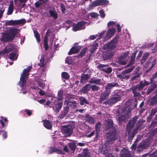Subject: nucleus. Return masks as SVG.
I'll use <instances>...</instances> for the list:
<instances>
[{
  "mask_svg": "<svg viewBox=\"0 0 157 157\" xmlns=\"http://www.w3.org/2000/svg\"><path fill=\"white\" fill-rule=\"evenodd\" d=\"M116 138V134L115 131L110 132L107 134V142L101 147H99L98 149L99 153L104 154L105 157H114L111 153L109 144H112Z\"/></svg>",
  "mask_w": 157,
  "mask_h": 157,
  "instance_id": "1",
  "label": "nucleus"
},
{
  "mask_svg": "<svg viewBox=\"0 0 157 157\" xmlns=\"http://www.w3.org/2000/svg\"><path fill=\"white\" fill-rule=\"evenodd\" d=\"M31 68V67H29L27 68L24 69L18 83L19 85L21 88V90L23 94H25L27 93L26 91H24V90L26 88L25 85L26 79L28 78L29 72Z\"/></svg>",
  "mask_w": 157,
  "mask_h": 157,
  "instance_id": "2",
  "label": "nucleus"
},
{
  "mask_svg": "<svg viewBox=\"0 0 157 157\" xmlns=\"http://www.w3.org/2000/svg\"><path fill=\"white\" fill-rule=\"evenodd\" d=\"M149 83V82L144 80L141 81L139 84L133 87L132 90L134 95L135 96H139L140 95V94L139 93L136 92V91L141 90L145 86L148 85Z\"/></svg>",
  "mask_w": 157,
  "mask_h": 157,
  "instance_id": "3",
  "label": "nucleus"
},
{
  "mask_svg": "<svg viewBox=\"0 0 157 157\" xmlns=\"http://www.w3.org/2000/svg\"><path fill=\"white\" fill-rule=\"evenodd\" d=\"M62 131L64 136H69L71 135L73 132V128L71 125H68L63 126Z\"/></svg>",
  "mask_w": 157,
  "mask_h": 157,
  "instance_id": "4",
  "label": "nucleus"
},
{
  "mask_svg": "<svg viewBox=\"0 0 157 157\" xmlns=\"http://www.w3.org/2000/svg\"><path fill=\"white\" fill-rule=\"evenodd\" d=\"M134 68V66H132L130 68L124 71L121 74L117 75L118 78L120 79H128L129 76L127 74L131 72Z\"/></svg>",
  "mask_w": 157,
  "mask_h": 157,
  "instance_id": "5",
  "label": "nucleus"
},
{
  "mask_svg": "<svg viewBox=\"0 0 157 157\" xmlns=\"http://www.w3.org/2000/svg\"><path fill=\"white\" fill-rule=\"evenodd\" d=\"M117 39H114L109 43L104 45V48L109 50L114 49L116 46L117 43Z\"/></svg>",
  "mask_w": 157,
  "mask_h": 157,
  "instance_id": "6",
  "label": "nucleus"
},
{
  "mask_svg": "<svg viewBox=\"0 0 157 157\" xmlns=\"http://www.w3.org/2000/svg\"><path fill=\"white\" fill-rule=\"evenodd\" d=\"M121 99V97L118 94L114 95L111 96L110 100L107 101H105L104 103L105 104L112 105L117 101H120Z\"/></svg>",
  "mask_w": 157,
  "mask_h": 157,
  "instance_id": "7",
  "label": "nucleus"
},
{
  "mask_svg": "<svg viewBox=\"0 0 157 157\" xmlns=\"http://www.w3.org/2000/svg\"><path fill=\"white\" fill-rule=\"evenodd\" d=\"M128 52H125L118 59V62L121 65L126 64L127 61L129 59Z\"/></svg>",
  "mask_w": 157,
  "mask_h": 157,
  "instance_id": "8",
  "label": "nucleus"
},
{
  "mask_svg": "<svg viewBox=\"0 0 157 157\" xmlns=\"http://www.w3.org/2000/svg\"><path fill=\"white\" fill-rule=\"evenodd\" d=\"M86 22L84 21H81L78 22V23L74 25L73 27V30L76 31L78 30L83 29L85 28Z\"/></svg>",
  "mask_w": 157,
  "mask_h": 157,
  "instance_id": "9",
  "label": "nucleus"
},
{
  "mask_svg": "<svg viewBox=\"0 0 157 157\" xmlns=\"http://www.w3.org/2000/svg\"><path fill=\"white\" fill-rule=\"evenodd\" d=\"M97 68L101 71L107 73H111L112 71V69L110 67H108L106 65L100 64L99 65Z\"/></svg>",
  "mask_w": 157,
  "mask_h": 157,
  "instance_id": "10",
  "label": "nucleus"
},
{
  "mask_svg": "<svg viewBox=\"0 0 157 157\" xmlns=\"http://www.w3.org/2000/svg\"><path fill=\"white\" fill-rule=\"evenodd\" d=\"M116 31V29L114 28L108 29L104 37V40H106L110 39L114 35Z\"/></svg>",
  "mask_w": 157,
  "mask_h": 157,
  "instance_id": "11",
  "label": "nucleus"
},
{
  "mask_svg": "<svg viewBox=\"0 0 157 157\" xmlns=\"http://www.w3.org/2000/svg\"><path fill=\"white\" fill-rule=\"evenodd\" d=\"M131 111V109L127 108L125 111H123L122 115L119 116L118 119L120 121H123L125 120L126 117L128 116Z\"/></svg>",
  "mask_w": 157,
  "mask_h": 157,
  "instance_id": "12",
  "label": "nucleus"
},
{
  "mask_svg": "<svg viewBox=\"0 0 157 157\" xmlns=\"http://www.w3.org/2000/svg\"><path fill=\"white\" fill-rule=\"evenodd\" d=\"M138 116H135L132 119L130 120L127 127V129L128 131L129 132L131 128L134 126L135 122L138 119Z\"/></svg>",
  "mask_w": 157,
  "mask_h": 157,
  "instance_id": "13",
  "label": "nucleus"
},
{
  "mask_svg": "<svg viewBox=\"0 0 157 157\" xmlns=\"http://www.w3.org/2000/svg\"><path fill=\"white\" fill-rule=\"evenodd\" d=\"M10 34L13 39L15 36L18 33L20 30L14 27H10L9 29Z\"/></svg>",
  "mask_w": 157,
  "mask_h": 157,
  "instance_id": "14",
  "label": "nucleus"
},
{
  "mask_svg": "<svg viewBox=\"0 0 157 157\" xmlns=\"http://www.w3.org/2000/svg\"><path fill=\"white\" fill-rule=\"evenodd\" d=\"M120 157H131L128 151L126 149L123 148L120 153Z\"/></svg>",
  "mask_w": 157,
  "mask_h": 157,
  "instance_id": "15",
  "label": "nucleus"
},
{
  "mask_svg": "<svg viewBox=\"0 0 157 157\" xmlns=\"http://www.w3.org/2000/svg\"><path fill=\"white\" fill-rule=\"evenodd\" d=\"M64 104L66 105V109H68L69 106H71V108H75L76 106V103L75 101H64Z\"/></svg>",
  "mask_w": 157,
  "mask_h": 157,
  "instance_id": "16",
  "label": "nucleus"
},
{
  "mask_svg": "<svg viewBox=\"0 0 157 157\" xmlns=\"http://www.w3.org/2000/svg\"><path fill=\"white\" fill-rule=\"evenodd\" d=\"M90 83L103 85L105 83V81L103 80H100L99 79H92L90 81Z\"/></svg>",
  "mask_w": 157,
  "mask_h": 157,
  "instance_id": "17",
  "label": "nucleus"
},
{
  "mask_svg": "<svg viewBox=\"0 0 157 157\" xmlns=\"http://www.w3.org/2000/svg\"><path fill=\"white\" fill-rule=\"evenodd\" d=\"M11 39H13V38L10 34L6 33L4 34L2 38V40L4 42H6L9 41Z\"/></svg>",
  "mask_w": 157,
  "mask_h": 157,
  "instance_id": "18",
  "label": "nucleus"
},
{
  "mask_svg": "<svg viewBox=\"0 0 157 157\" xmlns=\"http://www.w3.org/2000/svg\"><path fill=\"white\" fill-rule=\"evenodd\" d=\"M80 49V47L79 46L74 47L72 48L69 52V55H72L77 53L79 51Z\"/></svg>",
  "mask_w": 157,
  "mask_h": 157,
  "instance_id": "19",
  "label": "nucleus"
},
{
  "mask_svg": "<svg viewBox=\"0 0 157 157\" xmlns=\"http://www.w3.org/2000/svg\"><path fill=\"white\" fill-rule=\"evenodd\" d=\"M50 31L49 29H48L46 33V35L45 37V38L44 40V47L45 50H47L48 48V34L50 33Z\"/></svg>",
  "mask_w": 157,
  "mask_h": 157,
  "instance_id": "20",
  "label": "nucleus"
},
{
  "mask_svg": "<svg viewBox=\"0 0 157 157\" xmlns=\"http://www.w3.org/2000/svg\"><path fill=\"white\" fill-rule=\"evenodd\" d=\"M91 88V86L90 84L86 85L82 87L81 89V91L84 94H87Z\"/></svg>",
  "mask_w": 157,
  "mask_h": 157,
  "instance_id": "21",
  "label": "nucleus"
},
{
  "mask_svg": "<svg viewBox=\"0 0 157 157\" xmlns=\"http://www.w3.org/2000/svg\"><path fill=\"white\" fill-rule=\"evenodd\" d=\"M109 94V91L106 90L104 93L102 94L100 96V101L102 102V101L107 98Z\"/></svg>",
  "mask_w": 157,
  "mask_h": 157,
  "instance_id": "22",
  "label": "nucleus"
},
{
  "mask_svg": "<svg viewBox=\"0 0 157 157\" xmlns=\"http://www.w3.org/2000/svg\"><path fill=\"white\" fill-rule=\"evenodd\" d=\"M43 124L44 126L48 129H50L52 128V124L48 120H44Z\"/></svg>",
  "mask_w": 157,
  "mask_h": 157,
  "instance_id": "23",
  "label": "nucleus"
},
{
  "mask_svg": "<svg viewBox=\"0 0 157 157\" xmlns=\"http://www.w3.org/2000/svg\"><path fill=\"white\" fill-rule=\"evenodd\" d=\"M118 85L116 83L113 82L112 83H108L105 87V89L106 91H108L107 90H110L113 87L117 86Z\"/></svg>",
  "mask_w": 157,
  "mask_h": 157,
  "instance_id": "24",
  "label": "nucleus"
},
{
  "mask_svg": "<svg viewBox=\"0 0 157 157\" xmlns=\"http://www.w3.org/2000/svg\"><path fill=\"white\" fill-rule=\"evenodd\" d=\"M105 124L107 126V128H112V129H113V128L112 127L113 121L111 119H107L105 121Z\"/></svg>",
  "mask_w": 157,
  "mask_h": 157,
  "instance_id": "25",
  "label": "nucleus"
},
{
  "mask_svg": "<svg viewBox=\"0 0 157 157\" xmlns=\"http://www.w3.org/2000/svg\"><path fill=\"white\" fill-rule=\"evenodd\" d=\"M90 76V75L88 74L83 75L81 77L80 82L82 83H85L86 80L89 78Z\"/></svg>",
  "mask_w": 157,
  "mask_h": 157,
  "instance_id": "26",
  "label": "nucleus"
},
{
  "mask_svg": "<svg viewBox=\"0 0 157 157\" xmlns=\"http://www.w3.org/2000/svg\"><path fill=\"white\" fill-rule=\"evenodd\" d=\"M81 154L83 157H91L90 153L87 149H84Z\"/></svg>",
  "mask_w": 157,
  "mask_h": 157,
  "instance_id": "27",
  "label": "nucleus"
},
{
  "mask_svg": "<svg viewBox=\"0 0 157 157\" xmlns=\"http://www.w3.org/2000/svg\"><path fill=\"white\" fill-rule=\"evenodd\" d=\"M149 101L151 105H153L156 104L157 102V94L150 99Z\"/></svg>",
  "mask_w": 157,
  "mask_h": 157,
  "instance_id": "28",
  "label": "nucleus"
},
{
  "mask_svg": "<svg viewBox=\"0 0 157 157\" xmlns=\"http://www.w3.org/2000/svg\"><path fill=\"white\" fill-rule=\"evenodd\" d=\"M63 103L62 102H59L55 106V109H54L55 111L56 112H58L61 109Z\"/></svg>",
  "mask_w": 157,
  "mask_h": 157,
  "instance_id": "29",
  "label": "nucleus"
},
{
  "mask_svg": "<svg viewBox=\"0 0 157 157\" xmlns=\"http://www.w3.org/2000/svg\"><path fill=\"white\" fill-rule=\"evenodd\" d=\"M48 0H39L35 3V5L37 7H39L41 5L45 3Z\"/></svg>",
  "mask_w": 157,
  "mask_h": 157,
  "instance_id": "30",
  "label": "nucleus"
},
{
  "mask_svg": "<svg viewBox=\"0 0 157 157\" xmlns=\"http://www.w3.org/2000/svg\"><path fill=\"white\" fill-rule=\"evenodd\" d=\"M13 4H11L9 5L7 13V14L9 15L11 14L12 13L13 10Z\"/></svg>",
  "mask_w": 157,
  "mask_h": 157,
  "instance_id": "31",
  "label": "nucleus"
},
{
  "mask_svg": "<svg viewBox=\"0 0 157 157\" xmlns=\"http://www.w3.org/2000/svg\"><path fill=\"white\" fill-rule=\"evenodd\" d=\"M79 100L80 101V104L81 105H83L86 104H88L87 101L85 99V98L81 97L79 98Z\"/></svg>",
  "mask_w": 157,
  "mask_h": 157,
  "instance_id": "32",
  "label": "nucleus"
},
{
  "mask_svg": "<svg viewBox=\"0 0 157 157\" xmlns=\"http://www.w3.org/2000/svg\"><path fill=\"white\" fill-rule=\"evenodd\" d=\"M98 46L97 43H95L91 46V48H90V51L91 53L94 52L97 48Z\"/></svg>",
  "mask_w": 157,
  "mask_h": 157,
  "instance_id": "33",
  "label": "nucleus"
},
{
  "mask_svg": "<svg viewBox=\"0 0 157 157\" xmlns=\"http://www.w3.org/2000/svg\"><path fill=\"white\" fill-rule=\"evenodd\" d=\"M35 79L40 87L43 88L45 87V85L43 83V81L41 79H37V78H36Z\"/></svg>",
  "mask_w": 157,
  "mask_h": 157,
  "instance_id": "34",
  "label": "nucleus"
},
{
  "mask_svg": "<svg viewBox=\"0 0 157 157\" xmlns=\"http://www.w3.org/2000/svg\"><path fill=\"white\" fill-rule=\"evenodd\" d=\"M49 13L51 17L54 18V19H56L57 18V14L56 12L55 11L50 10L49 11Z\"/></svg>",
  "mask_w": 157,
  "mask_h": 157,
  "instance_id": "35",
  "label": "nucleus"
},
{
  "mask_svg": "<svg viewBox=\"0 0 157 157\" xmlns=\"http://www.w3.org/2000/svg\"><path fill=\"white\" fill-rule=\"evenodd\" d=\"M6 24L8 25H16L15 20L6 21L5 22Z\"/></svg>",
  "mask_w": 157,
  "mask_h": 157,
  "instance_id": "36",
  "label": "nucleus"
},
{
  "mask_svg": "<svg viewBox=\"0 0 157 157\" xmlns=\"http://www.w3.org/2000/svg\"><path fill=\"white\" fill-rule=\"evenodd\" d=\"M10 59L12 60H16L17 56L16 53H11L10 54Z\"/></svg>",
  "mask_w": 157,
  "mask_h": 157,
  "instance_id": "37",
  "label": "nucleus"
},
{
  "mask_svg": "<svg viewBox=\"0 0 157 157\" xmlns=\"http://www.w3.org/2000/svg\"><path fill=\"white\" fill-rule=\"evenodd\" d=\"M86 120L90 124H92L94 123V118L89 116H87L86 117Z\"/></svg>",
  "mask_w": 157,
  "mask_h": 157,
  "instance_id": "38",
  "label": "nucleus"
},
{
  "mask_svg": "<svg viewBox=\"0 0 157 157\" xmlns=\"http://www.w3.org/2000/svg\"><path fill=\"white\" fill-rule=\"evenodd\" d=\"M35 36L36 37L38 42H39L40 41V36L39 33L36 31H34Z\"/></svg>",
  "mask_w": 157,
  "mask_h": 157,
  "instance_id": "39",
  "label": "nucleus"
},
{
  "mask_svg": "<svg viewBox=\"0 0 157 157\" xmlns=\"http://www.w3.org/2000/svg\"><path fill=\"white\" fill-rule=\"evenodd\" d=\"M69 146L70 149L72 150V152H73L76 148V145L75 143L72 142L70 143Z\"/></svg>",
  "mask_w": 157,
  "mask_h": 157,
  "instance_id": "40",
  "label": "nucleus"
},
{
  "mask_svg": "<svg viewBox=\"0 0 157 157\" xmlns=\"http://www.w3.org/2000/svg\"><path fill=\"white\" fill-rule=\"evenodd\" d=\"M63 93V91L62 90H60L58 92V98L57 99L58 100H61L63 99L62 95Z\"/></svg>",
  "mask_w": 157,
  "mask_h": 157,
  "instance_id": "41",
  "label": "nucleus"
},
{
  "mask_svg": "<svg viewBox=\"0 0 157 157\" xmlns=\"http://www.w3.org/2000/svg\"><path fill=\"white\" fill-rule=\"evenodd\" d=\"M16 25L24 24L25 23L26 21L24 19L16 20Z\"/></svg>",
  "mask_w": 157,
  "mask_h": 157,
  "instance_id": "42",
  "label": "nucleus"
},
{
  "mask_svg": "<svg viewBox=\"0 0 157 157\" xmlns=\"http://www.w3.org/2000/svg\"><path fill=\"white\" fill-rule=\"evenodd\" d=\"M62 77L66 79H68L70 77L68 74L66 72H63L62 74Z\"/></svg>",
  "mask_w": 157,
  "mask_h": 157,
  "instance_id": "43",
  "label": "nucleus"
},
{
  "mask_svg": "<svg viewBox=\"0 0 157 157\" xmlns=\"http://www.w3.org/2000/svg\"><path fill=\"white\" fill-rule=\"evenodd\" d=\"M3 120L5 121H7V119L6 118H4L3 119L1 120L0 119V128H3L4 126V123L2 121Z\"/></svg>",
  "mask_w": 157,
  "mask_h": 157,
  "instance_id": "44",
  "label": "nucleus"
},
{
  "mask_svg": "<svg viewBox=\"0 0 157 157\" xmlns=\"http://www.w3.org/2000/svg\"><path fill=\"white\" fill-rule=\"evenodd\" d=\"M148 55L149 53H146L144 54L141 60V62L142 63H143L145 61V60L148 56Z\"/></svg>",
  "mask_w": 157,
  "mask_h": 157,
  "instance_id": "45",
  "label": "nucleus"
},
{
  "mask_svg": "<svg viewBox=\"0 0 157 157\" xmlns=\"http://www.w3.org/2000/svg\"><path fill=\"white\" fill-rule=\"evenodd\" d=\"M100 0H98L93 2L92 3V5L94 6H100Z\"/></svg>",
  "mask_w": 157,
  "mask_h": 157,
  "instance_id": "46",
  "label": "nucleus"
},
{
  "mask_svg": "<svg viewBox=\"0 0 157 157\" xmlns=\"http://www.w3.org/2000/svg\"><path fill=\"white\" fill-rule=\"evenodd\" d=\"M100 5H104L109 3V2L106 0H100Z\"/></svg>",
  "mask_w": 157,
  "mask_h": 157,
  "instance_id": "47",
  "label": "nucleus"
},
{
  "mask_svg": "<svg viewBox=\"0 0 157 157\" xmlns=\"http://www.w3.org/2000/svg\"><path fill=\"white\" fill-rule=\"evenodd\" d=\"M116 23L115 22L113 21H110L108 23L107 27H109L112 26V27H113L116 25Z\"/></svg>",
  "mask_w": 157,
  "mask_h": 157,
  "instance_id": "48",
  "label": "nucleus"
},
{
  "mask_svg": "<svg viewBox=\"0 0 157 157\" xmlns=\"http://www.w3.org/2000/svg\"><path fill=\"white\" fill-rule=\"evenodd\" d=\"M27 0H14V3L16 5H17L21 3H25Z\"/></svg>",
  "mask_w": 157,
  "mask_h": 157,
  "instance_id": "49",
  "label": "nucleus"
},
{
  "mask_svg": "<svg viewBox=\"0 0 157 157\" xmlns=\"http://www.w3.org/2000/svg\"><path fill=\"white\" fill-rule=\"evenodd\" d=\"M40 63L39 64V65L40 66V67L43 66L44 65V58L43 57V56H42L40 60Z\"/></svg>",
  "mask_w": 157,
  "mask_h": 157,
  "instance_id": "50",
  "label": "nucleus"
},
{
  "mask_svg": "<svg viewBox=\"0 0 157 157\" xmlns=\"http://www.w3.org/2000/svg\"><path fill=\"white\" fill-rule=\"evenodd\" d=\"M68 110V109H67V110L66 109V110H64L63 113H62L61 114L60 116V117L61 118H63L66 115L67 113Z\"/></svg>",
  "mask_w": 157,
  "mask_h": 157,
  "instance_id": "51",
  "label": "nucleus"
},
{
  "mask_svg": "<svg viewBox=\"0 0 157 157\" xmlns=\"http://www.w3.org/2000/svg\"><path fill=\"white\" fill-rule=\"evenodd\" d=\"M157 86V85L155 84L154 85V86H153V87H151V88L148 89L147 91V94H148L150 93L152 91H153L154 89Z\"/></svg>",
  "mask_w": 157,
  "mask_h": 157,
  "instance_id": "52",
  "label": "nucleus"
},
{
  "mask_svg": "<svg viewBox=\"0 0 157 157\" xmlns=\"http://www.w3.org/2000/svg\"><path fill=\"white\" fill-rule=\"evenodd\" d=\"M0 134H2L4 139L7 137L6 132L4 131H0Z\"/></svg>",
  "mask_w": 157,
  "mask_h": 157,
  "instance_id": "53",
  "label": "nucleus"
},
{
  "mask_svg": "<svg viewBox=\"0 0 157 157\" xmlns=\"http://www.w3.org/2000/svg\"><path fill=\"white\" fill-rule=\"evenodd\" d=\"M56 151H57L56 148H51L49 149L48 152L50 154H51L52 152Z\"/></svg>",
  "mask_w": 157,
  "mask_h": 157,
  "instance_id": "54",
  "label": "nucleus"
},
{
  "mask_svg": "<svg viewBox=\"0 0 157 157\" xmlns=\"http://www.w3.org/2000/svg\"><path fill=\"white\" fill-rule=\"evenodd\" d=\"M99 13H100V16L101 17L104 18L105 17V14L104 11L103 10H101L99 11Z\"/></svg>",
  "mask_w": 157,
  "mask_h": 157,
  "instance_id": "55",
  "label": "nucleus"
},
{
  "mask_svg": "<svg viewBox=\"0 0 157 157\" xmlns=\"http://www.w3.org/2000/svg\"><path fill=\"white\" fill-rule=\"evenodd\" d=\"M157 112V108H155L153 109L151 111V114L152 115H154Z\"/></svg>",
  "mask_w": 157,
  "mask_h": 157,
  "instance_id": "56",
  "label": "nucleus"
},
{
  "mask_svg": "<svg viewBox=\"0 0 157 157\" xmlns=\"http://www.w3.org/2000/svg\"><path fill=\"white\" fill-rule=\"evenodd\" d=\"M91 88L93 90H98V87L95 85L91 86Z\"/></svg>",
  "mask_w": 157,
  "mask_h": 157,
  "instance_id": "57",
  "label": "nucleus"
},
{
  "mask_svg": "<svg viewBox=\"0 0 157 157\" xmlns=\"http://www.w3.org/2000/svg\"><path fill=\"white\" fill-rule=\"evenodd\" d=\"M90 16L92 17L96 18L98 16V15L95 13H92L90 14Z\"/></svg>",
  "mask_w": 157,
  "mask_h": 157,
  "instance_id": "58",
  "label": "nucleus"
},
{
  "mask_svg": "<svg viewBox=\"0 0 157 157\" xmlns=\"http://www.w3.org/2000/svg\"><path fill=\"white\" fill-rule=\"evenodd\" d=\"M66 62L68 64H71L72 63V59L71 58H68L66 59Z\"/></svg>",
  "mask_w": 157,
  "mask_h": 157,
  "instance_id": "59",
  "label": "nucleus"
},
{
  "mask_svg": "<svg viewBox=\"0 0 157 157\" xmlns=\"http://www.w3.org/2000/svg\"><path fill=\"white\" fill-rule=\"evenodd\" d=\"M85 53H86V50L85 49H83L81 52L80 54V56L81 57H82Z\"/></svg>",
  "mask_w": 157,
  "mask_h": 157,
  "instance_id": "60",
  "label": "nucleus"
},
{
  "mask_svg": "<svg viewBox=\"0 0 157 157\" xmlns=\"http://www.w3.org/2000/svg\"><path fill=\"white\" fill-rule=\"evenodd\" d=\"M135 59H132L131 58L130 62H129V65H127V66H129V65H131L134 63V62Z\"/></svg>",
  "mask_w": 157,
  "mask_h": 157,
  "instance_id": "61",
  "label": "nucleus"
},
{
  "mask_svg": "<svg viewBox=\"0 0 157 157\" xmlns=\"http://www.w3.org/2000/svg\"><path fill=\"white\" fill-rule=\"evenodd\" d=\"M39 94L41 96L44 95L45 94V92L44 91L41 90H40V91H39Z\"/></svg>",
  "mask_w": 157,
  "mask_h": 157,
  "instance_id": "62",
  "label": "nucleus"
},
{
  "mask_svg": "<svg viewBox=\"0 0 157 157\" xmlns=\"http://www.w3.org/2000/svg\"><path fill=\"white\" fill-rule=\"evenodd\" d=\"M105 31H103L99 35V38L102 37L105 34Z\"/></svg>",
  "mask_w": 157,
  "mask_h": 157,
  "instance_id": "63",
  "label": "nucleus"
},
{
  "mask_svg": "<svg viewBox=\"0 0 157 157\" xmlns=\"http://www.w3.org/2000/svg\"><path fill=\"white\" fill-rule=\"evenodd\" d=\"M25 111L26 112L27 114L29 116H30L31 114V112L30 110L28 109L25 110Z\"/></svg>",
  "mask_w": 157,
  "mask_h": 157,
  "instance_id": "64",
  "label": "nucleus"
}]
</instances>
